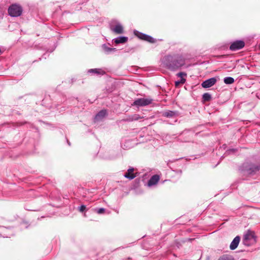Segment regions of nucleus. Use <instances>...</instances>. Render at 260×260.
<instances>
[{"label":"nucleus","mask_w":260,"mask_h":260,"mask_svg":"<svg viewBox=\"0 0 260 260\" xmlns=\"http://www.w3.org/2000/svg\"><path fill=\"white\" fill-rule=\"evenodd\" d=\"M242 242L244 245L249 246L256 242L254 233L250 230L247 231L243 235Z\"/></svg>","instance_id":"obj_1"},{"label":"nucleus","mask_w":260,"mask_h":260,"mask_svg":"<svg viewBox=\"0 0 260 260\" xmlns=\"http://www.w3.org/2000/svg\"><path fill=\"white\" fill-rule=\"evenodd\" d=\"M22 12V7L17 4H13L8 9L9 14L12 17H18L21 15Z\"/></svg>","instance_id":"obj_2"},{"label":"nucleus","mask_w":260,"mask_h":260,"mask_svg":"<svg viewBox=\"0 0 260 260\" xmlns=\"http://www.w3.org/2000/svg\"><path fill=\"white\" fill-rule=\"evenodd\" d=\"M184 63V59L181 57H179L168 64V68L171 70H175L183 66Z\"/></svg>","instance_id":"obj_3"},{"label":"nucleus","mask_w":260,"mask_h":260,"mask_svg":"<svg viewBox=\"0 0 260 260\" xmlns=\"http://www.w3.org/2000/svg\"><path fill=\"white\" fill-rule=\"evenodd\" d=\"M153 100L150 98H140L135 100L133 103L134 105L137 106H145L152 103Z\"/></svg>","instance_id":"obj_4"},{"label":"nucleus","mask_w":260,"mask_h":260,"mask_svg":"<svg viewBox=\"0 0 260 260\" xmlns=\"http://www.w3.org/2000/svg\"><path fill=\"white\" fill-rule=\"evenodd\" d=\"M135 35L141 40L147 41L150 43H155V40L150 36L140 32L137 30H134Z\"/></svg>","instance_id":"obj_5"},{"label":"nucleus","mask_w":260,"mask_h":260,"mask_svg":"<svg viewBox=\"0 0 260 260\" xmlns=\"http://www.w3.org/2000/svg\"><path fill=\"white\" fill-rule=\"evenodd\" d=\"M245 43L243 41H236L232 43L230 49L232 51H236L244 47Z\"/></svg>","instance_id":"obj_6"},{"label":"nucleus","mask_w":260,"mask_h":260,"mask_svg":"<svg viewBox=\"0 0 260 260\" xmlns=\"http://www.w3.org/2000/svg\"><path fill=\"white\" fill-rule=\"evenodd\" d=\"M216 81L217 79L215 78H211L203 82L202 86L205 88H209L213 86L216 83Z\"/></svg>","instance_id":"obj_7"},{"label":"nucleus","mask_w":260,"mask_h":260,"mask_svg":"<svg viewBox=\"0 0 260 260\" xmlns=\"http://www.w3.org/2000/svg\"><path fill=\"white\" fill-rule=\"evenodd\" d=\"M111 29L116 34H121L123 32V28L122 25L117 23L114 27L111 26Z\"/></svg>","instance_id":"obj_8"},{"label":"nucleus","mask_w":260,"mask_h":260,"mask_svg":"<svg viewBox=\"0 0 260 260\" xmlns=\"http://www.w3.org/2000/svg\"><path fill=\"white\" fill-rule=\"evenodd\" d=\"M159 180V176H158L157 175H153L149 180L148 182V185L149 186H151L152 185H155L157 183Z\"/></svg>","instance_id":"obj_9"},{"label":"nucleus","mask_w":260,"mask_h":260,"mask_svg":"<svg viewBox=\"0 0 260 260\" xmlns=\"http://www.w3.org/2000/svg\"><path fill=\"white\" fill-rule=\"evenodd\" d=\"M240 240V238L239 236H236L234 240L232 241L230 244V249L231 250L235 249L238 246Z\"/></svg>","instance_id":"obj_10"},{"label":"nucleus","mask_w":260,"mask_h":260,"mask_svg":"<svg viewBox=\"0 0 260 260\" xmlns=\"http://www.w3.org/2000/svg\"><path fill=\"white\" fill-rule=\"evenodd\" d=\"M134 169L133 168L129 169L127 172L124 175V177L130 180L133 179L136 177V175L133 173Z\"/></svg>","instance_id":"obj_11"},{"label":"nucleus","mask_w":260,"mask_h":260,"mask_svg":"<svg viewBox=\"0 0 260 260\" xmlns=\"http://www.w3.org/2000/svg\"><path fill=\"white\" fill-rule=\"evenodd\" d=\"M107 115V111L102 110L100 111L95 116V120L98 121L102 119Z\"/></svg>","instance_id":"obj_12"},{"label":"nucleus","mask_w":260,"mask_h":260,"mask_svg":"<svg viewBox=\"0 0 260 260\" xmlns=\"http://www.w3.org/2000/svg\"><path fill=\"white\" fill-rule=\"evenodd\" d=\"M128 40V38L126 37H119L114 39V42L117 44L124 43Z\"/></svg>","instance_id":"obj_13"},{"label":"nucleus","mask_w":260,"mask_h":260,"mask_svg":"<svg viewBox=\"0 0 260 260\" xmlns=\"http://www.w3.org/2000/svg\"><path fill=\"white\" fill-rule=\"evenodd\" d=\"M259 169V168L258 167L252 165L248 169H247V173L249 174H252L253 173L258 171Z\"/></svg>","instance_id":"obj_14"},{"label":"nucleus","mask_w":260,"mask_h":260,"mask_svg":"<svg viewBox=\"0 0 260 260\" xmlns=\"http://www.w3.org/2000/svg\"><path fill=\"white\" fill-rule=\"evenodd\" d=\"M89 73H94L99 75H104L105 73L104 71L99 69H90L88 71Z\"/></svg>","instance_id":"obj_15"},{"label":"nucleus","mask_w":260,"mask_h":260,"mask_svg":"<svg viewBox=\"0 0 260 260\" xmlns=\"http://www.w3.org/2000/svg\"><path fill=\"white\" fill-rule=\"evenodd\" d=\"M141 118H142V117H141L139 116V115L135 114L133 115L128 116V117L127 119V120L129 121H133L134 120H138Z\"/></svg>","instance_id":"obj_16"},{"label":"nucleus","mask_w":260,"mask_h":260,"mask_svg":"<svg viewBox=\"0 0 260 260\" xmlns=\"http://www.w3.org/2000/svg\"><path fill=\"white\" fill-rule=\"evenodd\" d=\"M224 82L226 84H231L234 82V79L233 77H227L224 78Z\"/></svg>","instance_id":"obj_17"},{"label":"nucleus","mask_w":260,"mask_h":260,"mask_svg":"<svg viewBox=\"0 0 260 260\" xmlns=\"http://www.w3.org/2000/svg\"><path fill=\"white\" fill-rule=\"evenodd\" d=\"M103 49L104 50V51L107 53H109L110 52H111L112 51H115L116 50V48H110L109 47H108L105 44H104L103 45V46H102Z\"/></svg>","instance_id":"obj_18"},{"label":"nucleus","mask_w":260,"mask_h":260,"mask_svg":"<svg viewBox=\"0 0 260 260\" xmlns=\"http://www.w3.org/2000/svg\"><path fill=\"white\" fill-rule=\"evenodd\" d=\"M203 98L205 101H209L211 99V95L208 93H205L203 95Z\"/></svg>","instance_id":"obj_19"},{"label":"nucleus","mask_w":260,"mask_h":260,"mask_svg":"<svg viewBox=\"0 0 260 260\" xmlns=\"http://www.w3.org/2000/svg\"><path fill=\"white\" fill-rule=\"evenodd\" d=\"M174 115H175V113L173 111L167 112L164 114V115L165 116L168 117H173Z\"/></svg>","instance_id":"obj_20"},{"label":"nucleus","mask_w":260,"mask_h":260,"mask_svg":"<svg viewBox=\"0 0 260 260\" xmlns=\"http://www.w3.org/2000/svg\"><path fill=\"white\" fill-rule=\"evenodd\" d=\"M185 81V79L182 78L180 80L175 82V85L178 86L180 84H184Z\"/></svg>","instance_id":"obj_21"},{"label":"nucleus","mask_w":260,"mask_h":260,"mask_svg":"<svg viewBox=\"0 0 260 260\" xmlns=\"http://www.w3.org/2000/svg\"><path fill=\"white\" fill-rule=\"evenodd\" d=\"M95 211L98 214H102L105 212V209L103 208H99V209H96Z\"/></svg>","instance_id":"obj_22"},{"label":"nucleus","mask_w":260,"mask_h":260,"mask_svg":"<svg viewBox=\"0 0 260 260\" xmlns=\"http://www.w3.org/2000/svg\"><path fill=\"white\" fill-rule=\"evenodd\" d=\"M177 76L180 77L181 79L183 78V76H186V74L183 72H180L177 74Z\"/></svg>","instance_id":"obj_23"},{"label":"nucleus","mask_w":260,"mask_h":260,"mask_svg":"<svg viewBox=\"0 0 260 260\" xmlns=\"http://www.w3.org/2000/svg\"><path fill=\"white\" fill-rule=\"evenodd\" d=\"M86 207L84 205H81L79 208L80 212H83L85 210Z\"/></svg>","instance_id":"obj_24"},{"label":"nucleus","mask_w":260,"mask_h":260,"mask_svg":"<svg viewBox=\"0 0 260 260\" xmlns=\"http://www.w3.org/2000/svg\"><path fill=\"white\" fill-rule=\"evenodd\" d=\"M218 260H229V259L225 257H222V258H219Z\"/></svg>","instance_id":"obj_25"}]
</instances>
